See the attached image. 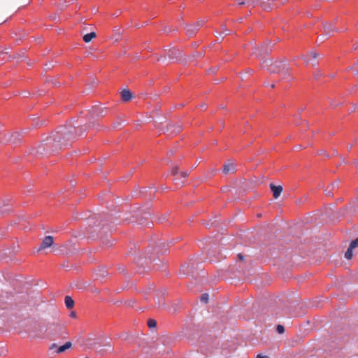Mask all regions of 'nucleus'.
I'll return each mask as SVG.
<instances>
[{
    "instance_id": "1",
    "label": "nucleus",
    "mask_w": 358,
    "mask_h": 358,
    "mask_svg": "<svg viewBox=\"0 0 358 358\" xmlns=\"http://www.w3.org/2000/svg\"><path fill=\"white\" fill-rule=\"evenodd\" d=\"M263 67L266 69L271 73L282 74L284 77L289 74V64L287 62L271 59L264 61Z\"/></svg>"
},
{
    "instance_id": "2",
    "label": "nucleus",
    "mask_w": 358,
    "mask_h": 358,
    "mask_svg": "<svg viewBox=\"0 0 358 358\" xmlns=\"http://www.w3.org/2000/svg\"><path fill=\"white\" fill-rule=\"evenodd\" d=\"M54 243V238L52 236H47L43 240L38 250L50 247Z\"/></svg>"
},
{
    "instance_id": "3",
    "label": "nucleus",
    "mask_w": 358,
    "mask_h": 358,
    "mask_svg": "<svg viewBox=\"0 0 358 358\" xmlns=\"http://www.w3.org/2000/svg\"><path fill=\"white\" fill-rule=\"evenodd\" d=\"M270 188L273 192V196L275 199H278L282 192V187L281 185H275L273 183L270 184Z\"/></svg>"
},
{
    "instance_id": "4",
    "label": "nucleus",
    "mask_w": 358,
    "mask_h": 358,
    "mask_svg": "<svg viewBox=\"0 0 358 358\" xmlns=\"http://www.w3.org/2000/svg\"><path fill=\"white\" fill-rule=\"evenodd\" d=\"M133 97L131 92L129 90H123L121 92L122 100L124 102L129 101Z\"/></svg>"
},
{
    "instance_id": "5",
    "label": "nucleus",
    "mask_w": 358,
    "mask_h": 358,
    "mask_svg": "<svg viewBox=\"0 0 358 358\" xmlns=\"http://www.w3.org/2000/svg\"><path fill=\"white\" fill-rule=\"evenodd\" d=\"M235 171V165L232 162H228L225 164L223 166V172L225 174H228L229 173H234Z\"/></svg>"
},
{
    "instance_id": "6",
    "label": "nucleus",
    "mask_w": 358,
    "mask_h": 358,
    "mask_svg": "<svg viewBox=\"0 0 358 358\" xmlns=\"http://www.w3.org/2000/svg\"><path fill=\"white\" fill-rule=\"evenodd\" d=\"M171 174L173 176H178L180 175L182 178H186L188 176V173L185 171H179L178 166H175L171 169Z\"/></svg>"
},
{
    "instance_id": "7",
    "label": "nucleus",
    "mask_w": 358,
    "mask_h": 358,
    "mask_svg": "<svg viewBox=\"0 0 358 358\" xmlns=\"http://www.w3.org/2000/svg\"><path fill=\"white\" fill-rule=\"evenodd\" d=\"M318 57V54L315 52H310L308 55L303 57V60L306 63L310 62L312 59H315Z\"/></svg>"
},
{
    "instance_id": "8",
    "label": "nucleus",
    "mask_w": 358,
    "mask_h": 358,
    "mask_svg": "<svg viewBox=\"0 0 358 358\" xmlns=\"http://www.w3.org/2000/svg\"><path fill=\"white\" fill-rule=\"evenodd\" d=\"M260 6L262 7V8L265 10H271L273 8L272 4L269 2L268 0H262Z\"/></svg>"
},
{
    "instance_id": "9",
    "label": "nucleus",
    "mask_w": 358,
    "mask_h": 358,
    "mask_svg": "<svg viewBox=\"0 0 358 358\" xmlns=\"http://www.w3.org/2000/svg\"><path fill=\"white\" fill-rule=\"evenodd\" d=\"M72 346V343L71 342H66L64 345L59 347L57 350V354H61L62 352H64L65 350L71 348Z\"/></svg>"
},
{
    "instance_id": "10",
    "label": "nucleus",
    "mask_w": 358,
    "mask_h": 358,
    "mask_svg": "<svg viewBox=\"0 0 358 358\" xmlns=\"http://www.w3.org/2000/svg\"><path fill=\"white\" fill-rule=\"evenodd\" d=\"M185 29L187 34L191 36L198 31V27H196V26H195L194 24H189L186 27Z\"/></svg>"
},
{
    "instance_id": "11",
    "label": "nucleus",
    "mask_w": 358,
    "mask_h": 358,
    "mask_svg": "<svg viewBox=\"0 0 358 358\" xmlns=\"http://www.w3.org/2000/svg\"><path fill=\"white\" fill-rule=\"evenodd\" d=\"M64 302H65L66 306L69 309L72 308L73 307V306H74V301L69 296H65Z\"/></svg>"
},
{
    "instance_id": "12",
    "label": "nucleus",
    "mask_w": 358,
    "mask_h": 358,
    "mask_svg": "<svg viewBox=\"0 0 358 358\" xmlns=\"http://www.w3.org/2000/svg\"><path fill=\"white\" fill-rule=\"evenodd\" d=\"M96 34L95 32H90L89 34H87L85 35H84L83 36V41L85 42V43H89L90 42L93 38H94L96 37Z\"/></svg>"
},
{
    "instance_id": "13",
    "label": "nucleus",
    "mask_w": 358,
    "mask_h": 358,
    "mask_svg": "<svg viewBox=\"0 0 358 358\" xmlns=\"http://www.w3.org/2000/svg\"><path fill=\"white\" fill-rule=\"evenodd\" d=\"M324 32L327 35L330 36L331 34L335 31L334 28L331 24H327L324 26Z\"/></svg>"
},
{
    "instance_id": "14",
    "label": "nucleus",
    "mask_w": 358,
    "mask_h": 358,
    "mask_svg": "<svg viewBox=\"0 0 358 358\" xmlns=\"http://www.w3.org/2000/svg\"><path fill=\"white\" fill-rule=\"evenodd\" d=\"M185 178H182L180 175L174 176V182L177 185L182 186L185 183Z\"/></svg>"
},
{
    "instance_id": "15",
    "label": "nucleus",
    "mask_w": 358,
    "mask_h": 358,
    "mask_svg": "<svg viewBox=\"0 0 358 358\" xmlns=\"http://www.w3.org/2000/svg\"><path fill=\"white\" fill-rule=\"evenodd\" d=\"M352 250L351 248H348V250L345 252V257L347 259H350L352 256H353V253H352Z\"/></svg>"
},
{
    "instance_id": "16",
    "label": "nucleus",
    "mask_w": 358,
    "mask_h": 358,
    "mask_svg": "<svg viewBox=\"0 0 358 358\" xmlns=\"http://www.w3.org/2000/svg\"><path fill=\"white\" fill-rule=\"evenodd\" d=\"M335 186H338V184H336V183H334H334H332V184L331 185V186L329 187H331V188H330V189H329V188H327V189L325 190V194H326V195H327V196H331V190L334 188V187H335Z\"/></svg>"
},
{
    "instance_id": "17",
    "label": "nucleus",
    "mask_w": 358,
    "mask_h": 358,
    "mask_svg": "<svg viewBox=\"0 0 358 358\" xmlns=\"http://www.w3.org/2000/svg\"><path fill=\"white\" fill-rule=\"evenodd\" d=\"M157 325V322L154 319H149L148 320V326L150 328H154Z\"/></svg>"
},
{
    "instance_id": "18",
    "label": "nucleus",
    "mask_w": 358,
    "mask_h": 358,
    "mask_svg": "<svg viewBox=\"0 0 358 358\" xmlns=\"http://www.w3.org/2000/svg\"><path fill=\"white\" fill-rule=\"evenodd\" d=\"M262 0H252L248 5L251 6L252 8L255 7L256 6L260 5Z\"/></svg>"
},
{
    "instance_id": "19",
    "label": "nucleus",
    "mask_w": 358,
    "mask_h": 358,
    "mask_svg": "<svg viewBox=\"0 0 358 358\" xmlns=\"http://www.w3.org/2000/svg\"><path fill=\"white\" fill-rule=\"evenodd\" d=\"M350 248H351L352 249H354L355 248H358V238H357L356 239H355L354 241H352L350 244Z\"/></svg>"
},
{
    "instance_id": "20",
    "label": "nucleus",
    "mask_w": 358,
    "mask_h": 358,
    "mask_svg": "<svg viewBox=\"0 0 358 358\" xmlns=\"http://www.w3.org/2000/svg\"><path fill=\"white\" fill-rule=\"evenodd\" d=\"M209 296L208 294L205 293L203 294L201 296V301L205 303H206L208 301Z\"/></svg>"
},
{
    "instance_id": "21",
    "label": "nucleus",
    "mask_w": 358,
    "mask_h": 358,
    "mask_svg": "<svg viewBox=\"0 0 358 358\" xmlns=\"http://www.w3.org/2000/svg\"><path fill=\"white\" fill-rule=\"evenodd\" d=\"M276 330L277 331L281 334H283L285 332V328L281 324H278L276 327Z\"/></svg>"
},
{
    "instance_id": "22",
    "label": "nucleus",
    "mask_w": 358,
    "mask_h": 358,
    "mask_svg": "<svg viewBox=\"0 0 358 358\" xmlns=\"http://www.w3.org/2000/svg\"><path fill=\"white\" fill-rule=\"evenodd\" d=\"M61 132L63 135L62 138L64 139V138H69V136H67L69 133L71 132V130L67 131L66 129H64V131H62Z\"/></svg>"
},
{
    "instance_id": "23",
    "label": "nucleus",
    "mask_w": 358,
    "mask_h": 358,
    "mask_svg": "<svg viewBox=\"0 0 358 358\" xmlns=\"http://www.w3.org/2000/svg\"><path fill=\"white\" fill-rule=\"evenodd\" d=\"M203 23L204 22L203 20H199L194 24V25L196 26V27L199 29L203 24Z\"/></svg>"
},
{
    "instance_id": "24",
    "label": "nucleus",
    "mask_w": 358,
    "mask_h": 358,
    "mask_svg": "<svg viewBox=\"0 0 358 358\" xmlns=\"http://www.w3.org/2000/svg\"><path fill=\"white\" fill-rule=\"evenodd\" d=\"M221 29H222V31L223 34H228V33H227L228 30H227V27L224 25H223Z\"/></svg>"
},
{
    "instance_id": "25",
    "label": "nucleus",
    "mask_w": 358,
    "mask_h": 358,
    "mask_svg": "<svg viewBox=\"0 0 358 358\" xmlns=\"http://www.w3.org/2000/svg\"><path fill=\"white\" fill-rule=\"evenodd\" d=\"M57 348V344L55 343H52L50 346V350H52V349H55Z\"/></svg>"
},
{
    "instance_id": "26",
    "label": "nucleus",
    "mask_w": 358,
    "mask_h": 358,
    "mask_svg": "<svg viewBox=\"0 0 358 358\" xmlns=\"http://www.w3.org/2000/svg\"><path fill=\"white\" fill-rule=\"evenodd\" d=\"M256 358H268L266 356H262L261 355H258Z\"/></svg>"
},
{
    "instance_id": "27",
    "label": "nucleus",
    "mask_w": 358,
    "mask_h": 358,
    "mask_svg": "<svg viewBox=\"0 0 358 358\" xmlns=\"http://www.w3.org/2000/svg\"><path fill=\"white\" fill-rule=\"evenodd\" d=\"M17 136H18V134H15V135H14L13 137H15V138L16 137V138H17ZM13 142H14V143H17V141H16V139H15V138L13 140Z\"/></svg>"
},
{
    "instance_id": "28",
    "label": "nucleus",
    "mask_w": 358,
    "mask_h": 358,
    "mask_svg": "<svg viewBox=\"0 0 358 358\" xmlns=\"http://www.w3.org/2000/svg\"><path fill=\"white\" fill-rule=\"evenodd\" d=\"M71 316L73 317H76V313L75 312H72L71 313Z\"/></svg>"
},
{
    "instance_id": "29",
    "label": "nucleus",
    "mask_w": 358,
    "mask_h": 358,
    "mask_svg": "<svg viewBox=\"0 0 358 358\" xmlns=\"http://www.w3.org/2000/svg\"><path fill=\"white\" fill-rule=\"evenodd\" d=\"M355 70L357 73L358 72V63L356 64Z\"/></svg>"
},
{
    "instance_id": "30",
    "label": "nucleus",
    "mask_w": 358,
    "mask_h": 358,
    "mask_svg": "<svg viewBox=\"0 0 358 358\" xmlns=\"http://www.w3.org/2000/svg\"><path fill=\"white\" fill-rule=\"evenodd\" d=\"M245 3H247L246 1H241L238 3L239 5H244Z\"/></svg>"
},
{
    "instance_id": "31",
    "label": "nucleus",
    "mask_w": 358,
    "mask_h": 358,
    "mask_svg": "<svg viewBox=\"0 0 358 358\" xmlns=\"http://www.w3.org/2000/svg\"><path fill=\"white\" fill-rule=\"evenodd\" d=\"M319 76H321V73H318L317 75L315 76V78L316 79H318Z\"/></svg>"
},
{
    "instance_id": "32",
    "label": "nucleus",
    "mask_w": 358,
    "mask_h": 358,
    "mask_svg": "<svg viewBox=\"0 0 358 358\" xmlns=\"http://www.w3.org/2000/svg\"><path fill=\"white\" fill-rule=\"evenodd\" d=\"M94 343H93V344L92 343H89L90 348H94Z\"/></svg>"
},
{
    "instance_id": "33",
    "label": "nucleus",
    "mask_w": 358,
    "mask_h": 358,
    "mask_svg": "<svg viewBox=\"0 0 358 358\" xmlns=\"http://www.w3.org/2000/svg\"><path fill=\"white\" fill-rule=\"evenodd\" d=\"M200 107H201V108H206V105H205V104H201V105L200 106Z\"/></svg>"
},
{
    "instance_id": "34",
    "label": "nucleus",
    "mask_w": 358,
    "mask_h": 358,
    "mask_svg": "<svg viewBox=\"0 0 358 358\" xmlns=\"http://www.w3.org/2000/svg\"><path fill=\"white\" fill-rule=\"evenodd\" d=\"M238 257L241 259H243V257L242 256V255L239 254L238 255Z\"/></svg>"
},
{
    "instance_id": "35",
    "label": "nucleus",
    "mask_w": 358,
    "mask_h": 358,
    "mask_svg": "<svg viewBox=\"0 0 358 358\" xmlns=\"http://www.w3.org/2000/svg\"><path fill=\"white\" fill-rule=\"evenodd\" d=\"M216 71H217V68H215V69H213V73H215Z\"/></svg>"
},
{
    "instance_id": "36",
    "label": "nucleus",
    "mask_w": 358,
    "mask_h": 358,
    "mask_svg": "<svg viewBox=\"0 0 358 358\" xmlns=\"http://www.w3.org/2000/svg\"><path fill=\"white\" fill-rule=\"evenodd\" d=\"M271 87L272 88H274V87H275V84H271Z\"/></svg>"
},
{
    "instance_id": "37",
    "label": "nucleus",
    "mask_w": 358,
    "mask_h": 358,
    "mask_svg": "<svg viewBox=\"0 0 358 358\" xmlns=\"http://www.w3.org/2000/svg\"><path fill=\"white\" fill-rule=\"evenodd\" d=\"M252 0H247L246 3L248 4Z\"/></svg>"
},
{
    "instance_id": "38",
    "label": "nucleus",
    "mask_w": 358,
    "mask_h": 358,
    "mask_svg": "<svg viewBox=\"0 0 358 358\" xmlns=\"http://www.w3.org/2000/svg\"><path fill=\"white\" fill-rule=\"evenodd\" d=\"M268 51V48H266V49H265V50H264V52H267Z\"/></svg>"
},
{
    "instance_id": "39",
    "label": "nucleus",
    "mask_w": 358,
    "mask_h": 358,
    "mask_svg": "<svg viewBox=\"0 0 358 358\" xmlns=\"http://www.w3.org/2000/svg\"><path fill=\"white\" fill-rule=\"evenodd\" d=\"M348 149H351V148H352V145H350L348 146Z\"/></svg>"
},
{
    "instance_id": "40",
    "label": "nucleus",
    "mask_w": 358,
    "mask_h": 358,
    "mask_svg": "<svg viewBox=\"0 0 358 358\" xmlns=\"http://www.w3.org/2000/svg\"><path fill=\"white\" fill-rule=\"evenodd\" d=\"M264 85H265L266 86H268V83L266 82V83H264Z\"/></svg>"
},
{
    "instance_id": "41",
    "label": "nucleus",
    "mask_w": 358,
    "mask_h": 358,
    "mask_svg": "<svg viewBox=\"0 0 358 358\" xmlns=\"http://www.w3.org/2000/svg\"><path fill=\"white\" fill-rule=\"evenodd\" d=\"M218 34H219V35H221V34H220V33L217 32V33H216V35H218Z\"/></svg>"
},
{
    "instance_id": "42",
    "label": "nucleus",
    "mask_w": 358,
    "mask_h": 358,
    "mask_svg": "<svg viewBox=\"0 0 358 358\" xmlns=\"http://www.w3.org/2000/svg\"><path fill=\"white\" fill-rule=\"evenodd\" d=\"M218 34H219V35H221V34H220V33L217 32V33H216V35H218Z\"/></svg>"
},
{
    "instance_id": "43",
    "label": "nucleus",
    "mask_w": 358,
    "mask_h": 358,
    "mask_svg": "<svg viewBox=\"0 0 358 358\" xmlns=\"http://www.w3.org/2000/svg\"><path fill=\"white\" fill-rule=\"evenodd\" d=\"M357 46H358V41H357Z\"/></svg>"
}]
</instances>
